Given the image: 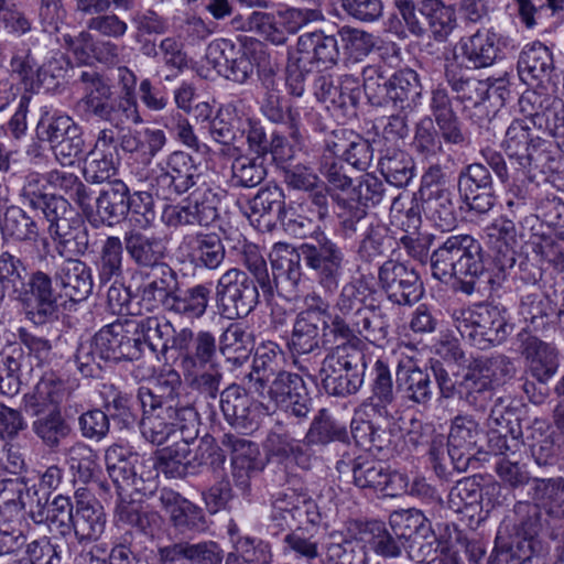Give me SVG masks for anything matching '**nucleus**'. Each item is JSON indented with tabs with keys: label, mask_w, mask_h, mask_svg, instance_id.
<instances>
[{
	"label": "nucleus",
	"mask_w": 564,
	"mask_h": 564,
	"mask_svg": "<svg viewBox=\"0 0 564 564\" xmlns=\"http://www.w3.org/2000/svg\"><path fill=\"white\" fill-rule=\"evenodd\" d=\"M296 52L313 65L329 68L339 59L338 34H326L322 30L303 33L297 39Z\"/></svg>",
	"instance_id": "nucleus-38"
},
{
	"label": "nucleus",
	"mask_w": 564,
	"mask_h": 564,
	"mask_svg": "<svg viewBox=\"0 0 564 564\" xmlns=\"http://www.w3.org/2000/svg\"><path fill=\"white\" fill-rule=\"evenodd\" d=\"M482 490L475 477L458 480L449 490L447 506L456 513H466L473 519L481 512Z\"/></svg>",
	"instance_id": "nucleus-62"
},
{
	"label": "nucleus",
	"mask_w": 564,
	"mask_h": 564,
	"mask_svg": "<svg viewBox=\"0 0 564 564\" xmlns=\"http://www.w3.org/2000/svg\"><path fill=\"white\" fill-rule=\"evenodd\" d=\"M124 249L132 262L143 269L154 270L166 264V247L162 238L145 234L137 229L128 230L123 236Z\"/></svg>",
	"instance_id": "nucleus-36"
},
{
	"label": "nucleus",
	"mask_w": 564,
	"mask_h": 564,
	"mask_svg": "<svg viewBox=\"0 0 564 564\" xmlns=\"http://www.w3.org/2000/svg\"><path fill=\"white\" fill-rule=\"evenodd\" d=\"M520 351L527 361L528 373L540 384H546L558 368L556 349L528 332L518 334Z\"/></svg>",
	"instance_id": "nucleus-29"
},
{
	"label": "nucleus",
	"mask_w": 564,
	"mask_h": 564,
	"mask_svg": "<svg viewBox=\"0 0 564 564\" xmlns=\"http://www.w3.org/2000/svg\"><path fill=\"white\" fill-rule=\"evenodd\" d=\"M419 13L425 19L427 32L436 42H445L457 26L455 8L443 0H420Z\"/></svg>",
	"instance_id": "nucleus-49"
},
{
	"label": "nucleus",
	"mask_w": 564,
	"mask_h": 564,
	"mask_svg": "<svg viewBox=\"0 0 564 564\" xmlns=\"http://www.w3.org/2000/svg\"><path fill=\"white\" fill-rule=\"evenodd\" d=\"M452 319L462 338L481 350L502 344L512 330L505 311L490 304L456 308Z\"/></svg>",
	"instance_id": "nucleus-9"
},
{
	"label": "nucleus",
	"mask_w": 564,
	"mask_h": 564,
	"mask_svg": "<svg viewBox=\"0 0 564 564\" xmlns=\"http://www.w3.org/2000/svg\"><path fill=\"white\" fill-rule=\"evenodd\" d=\"M117 80L121 87V96H113L109 80L95 69H83L77 75V83L83 90L82 98L76 102L77 111L87 120L96 119L122 129L126 123H141L134 99L137 76L127 66L117 68Z\"/></svg>",
	"instance_id": "nucleus-2"
},
{
	"label": "nucleus",
	"mask_w": 564,
	"mask_h": 564,
	"mask_svg": "<svg viewBox=\"0 0 564 564\" xmlns=\"http://www.w3.org/2000/svg\"><path fill=\"white\" fill-rule=\"evenodd\" d=\"M406 437L408 443L414 447L429 446V454L434 471L440 478L448 479L452 476L453 471L448 468V464H446L445 452L443 449L444 436L436 434L432 424L412 419Z\"/></svg>",
	"instance_id": "nucleus-43"
},
{
	"label": "nucleus",
	"mask_w": 564,
	"mask_h": 564,
	"mask_svg": "<svg viewBox=\"0 0 564 564\" xmlns=\"http://www.w3.org/2000/svg\"><path fill=\"white\" fill-rule=\"evenodd\" d=\"M305 496V492L294 488H285L273 495L272 512L268 524V530L272 535L278 536L302 520Z\"/></svg>",
	"instance_id": "nucleus-41"
},
{
	"label": "nucleus",
	"mask_w": 564,
	"mask_h": 564,
	"mask_svg": "<svg viewBox=\"0 0 564 564\" xmlns=\"http://www.w3.org/2000/svg\"><path fill=\"white\" fill-rule=\"evenodd\" d=\"M517 68L520 79L527 85H533L552 74L553 53L541 42L528 44L520 53Z\"/></svg>",
	"instance_id": "nucleus-46"
},
{
	"label": "nucleus",
	"mask_w": 564,
	"mask_h": 564,
	"mask_svg": "<svg viewBox=\"0 0 564 564\" xmlns=\"http://www.w3.org/2000/svg\"><path fill=\"white\" fill-rule=\"evenodd\" d=\"M165 554L167 564H221L224 552L214 541L191 543L181 541L158 549Z\"/></svg>",
	"instance_id": "nucleus-37"
},
{
	"label": "nucleus",
	"mask_w": 564,
	"mask_h": 564,
	"mask_svg": "<svg viewBox=\"0 0 564 564\" xmlns=\"http://www.w3.org/2000/svg\"><path fill=\"white\" fill-rule=\"evenodd\" d=\"M444 74L456 99L465 108L478 107L490 98L489 80L467 76L457 54H454L452 59H446Z\"/></svg>",
	"instance_id": "nucleus-32"
},
{
	"label": "nucleus",
	"mask_w": 564,
	"mask_h": 564,
	"mask_svg": "<svg viewBox=\"0 0 564 564\" xmlns=\"http://www.w3.org/2000/svg\"><path fill=\"white\" fill-rule=\"evenodd\" d=\"M182 246L196 269L217 270L225 260V247L217 234L196 232L183 238Z\"/></svg>",
	"instance_id": "nucleus-39"
},
{
	"label": "nucleus",
	"mask_w": 564,
	"mask_h": 564,
	"mask_svg": "<svg viewBox=\"0 0 564 564\" xmlns=\"http://www.w3.org/2000/svg\"><path fill=\"white\" fill-rule=\"evenodd\" d=\"M432 276L466 295L476 291V280L484 274L480 242L469 235L449 236L430 257Z\"/></svg>",
	"instance_id": "nucleus-4"
},
{
	"label": "nucleus",
	"mask_w": 564,
	"mask_h": 564,
	"mask_svg": "<svg viewBox=\"0 0 564 564\" xmlns=\"http://www.w3.org/2000/svg\"><path fill=\"white\" fill-rule=\"evenodd\" d=\"M202 166L184 151H174L153 170L151 185L156 194L169 199L180 196L200 183Z\"/></svg>",
	"instance_id": "nucleus-15"
},
{
	"label": "nucleus",
	"mask_w": 564,
	"mask_h": 564,
	"mask_svg": "<svg viewBox=\"0 0 564 564\" xmlns=\"http://www.w3.org/2000/svg\"><path fill=\"white\" fill-rule=\"evenodd\" d=\"M148 281L139 288L140 303L149 312L170 311L180 282L177 273L166 263L151 270Z\"/></svg>",
	"instance_id": "nucleus-30"
},
{
	"label": "nucleus",
	"mask_w": 564,
	"mask_h": 564,
	"mask_svg": "<svg viewBox=\"0 0 564 564\" xmlns=\"http://www.w3.org/2000/svg\"><path fill=\"white\" fill-rule=\"evenodd\" d=\"M378 280L389 301L398 305H413L424 294L423 283L414 268L389 259L378 271Z\"/></svg>",
	"instance_id": "nucleus-21"
},
{
	"label": "nucleus",
	"mask_w": 564,
	"mask_h": 564,
	"mask_svg": "<svg viewBox=\"0 0 564 564\" xmlns=\"http://www.w3.org/2000/svg\"><path fill=\"white\" fill-rule=\"evenodd\" d=\"M354 484L370 492H381L386 497H398L406 490L408 478L380 460L357 457L352 462Z\"/></svg>",
	"instance_id": "nucleus-23"
},
{
	"label": "nucleus",
	"mask_w": 564,
	"mask_h": 564,
	"mask_svg": "<svg viewBox=\"0 0 564 564\" xmlns=\"http://www.w3.org/2000/svg\"><path fill=\"white\" fill-rule=\"evenodd\" d=\"M249 50L253 54L259 73H262V83L265 87L260 107L262 115L273 123L283 124L289 137L295 143H301L304 131L303 119L313 120L318 113L313 109L293 107L274 87V65L262 43L258 42Z\"/></svg>",
	"instance_id": "nucleus-6"
},
{
	"label": "nucleus",
	"mask_w": 564,
	"mask_h": 564,
	"mask_svg": "<svg viewBox=\"0 0 564 564\" xmlns=\"http://www.w3.org/2000/svg\"><path fill=\"white\" fill-rule=\"evenodd\" d=\"M274 253L275 268L290 285V294L296 292L303 276L301 261L315 273L319 286L333 294L339 286L344 268L345 252L343 248L325 232H318L310 241L297 248L288 243L280 246Z\"/></svg>",
	"instance_id": "nucleus-3"
},
{
	"label": "nucleus",
	"mask_w": 564,
	"mask_h": 564,
	"mask_svg": "<svg viewBox=\"0 0 564 564\" xmlns=\"http://www.w3.org/2000/svg\"><path fill=\"white\" fill-rule=\"evenodd\" d=\"M341 235L345 238H352L357 234L362 236L357 253L362 261L372 262L384 253V241L387 240V228L373 221L368 213L360 208L346 209L337 214Z\"/></svg>",
	"instance_id": "nucleus-20"
},
{
	"label": "nucleus",
	"mask_w": 564,
	"mask_h": 564,
	"mask_svg": "<svg viewBox=\"0 0 564 564\" xmlns=\"http://www.w3.org/2000/svg\"><path fill=\"white\" fill-rule=\"evenodd\" d=\"M53 279L66 297L79 302L93 292L94 281L90 267L73 256L56 264Z\"/></svg>",
	"instance_id": "nucleus-33"
},
{
	"label": "nucleus",
	"mask_w": 564,
	"mask_h": 564,
	"mask_svg": "<svg viewBox=\"0 0 564 564\" xmlns=\"http://www.w3.org/2000/svg\"><path fill=\"white\" fill-rule=\"evenodd\" d=\"M384 195L386 187L382 181L372 174H365L357 186L336 197L338 214L355 208H360L367 213L368 206L380 204Z\"/></svg>",
	"instance_id": "nucleus-51"
},
{
	"label": "nucleus",
	"mask_w": 564,
	"mask_h": 564,
	"mask_svg": "<svg viewBox=\"0 0 564 564\" xmlns=\"http://www.w3.org/2000/svg\"><path fill=\"white\" fill-rule=\"evenodd\" d=\"M196 438H187L184 434L180 440L158 451L154 459H149L153 466L170 478H184L188 476V460H191V445H195Z\"/></svg>",
	"instance_id": "nucleus-56"
},
{
	"label": "nucleus",
	"mask_w": 564,
	"mask_h": 564,
	"mask_svg": "<svg viewBox=\"0 0 564 564\" xmlns=\"http://www.w3.org/2000/svg\"><path fill=\"white\" fill-rule=\"evenodd\" d=\"M223 445L231 451L235 476L249 478L263 468L258 444L234 434H225Z\"/></svg>",
	"instance_id": "nucleus-52"
},
{
	"label": "nucleus",
	"mask_w": 564,
	"mask_h": 564,
	"mask_svg": "<svg viewBox=\"0 0 564 564\" xmlns=\"http://www.w3.org/2000/svg\"><path fill=\"white\" fill-rule=\"evenodd\" d=\"M370 388L371 395L361 404L367 415L371 411L382 419L392 417L390 408L395 404L399 390L394 388L390 368L382 359H377L372 367Z\"/></svg>",
	"instance_id": "nucleus-35"
},
{
	"label": "nucleus",
	"mask_w": 564,
	"mask_h": 564,
	"mask_svg": "<svg viewBox=\"0 0 564 564\" xmlns=\"http://www.w3.org/2000/svg\"><path fill=\"white\" fill-rule=\"evenodd\" d=\"M32 431L47 448L55 451L62 441L70 435L72 426L59 408H52L48 412L36 416L32 422Z\"/></svg>",
	"instance_id": "nucleus-61"
},
{
	"label": "nucleus",
	"mask_w": 564,
	"mask_h": 564,
	"mask_svg": "<svg viewBox=\"0 0 564 564\" xmlns=\"http://www.w3.org/2000/svg\"><path fill=\"white\" fill-rule=\"evenodd\" d=\"M223 195L224 192L219 188L195 189L192 199L186 204L166 205L161 220L170 228L208 227L219 217L218 206Z\"/></svg>",
	"instance_id": "nucleus-16"
},
{
	"label": "nucleus",
	"mask_w": 564,
	"mask_h": 564,
	"mask_svg": "<svg viewBox=\"0 0 564 564\" xmlns=\"http://www.w3.org/2000/svg\"><path fill=\"white\" fill-rule=\"evenodd\" d=\"M375 72V69H369ZM379 78L368 76L365 70L364 90L371 105L391 106L399 111H412L422 99V84L419 74L411 68L395 72L381 85Z\"/></svg>",
	"instance_id": "nucleus-11"
},
{
	"label": "nucleus",
	"mask_w": 564,
	"mask_h": 564,
	"mask_svg": "<svg viewBox=\"0 0 564 564\" xmlns=\"http://www.w3.org/2000/svg\"><path fill=\"white\" fill-rule=\"evenodd\" d=\"M259 397L269 398L274 404L297 419H304L311 411L312 398L303 378L290 371L275 376Z\"/></svg>",
	"instance_id": "nucleus-22"
},
{
	"label": "nucleus",
	"mask_w": 564,
	"mask_h": 564,
	"mask_svg": "<svg viewBox=\"0 0 564 564\" xmlns=\"http://www.w3.org/2000/svg\"><path fill=\"white\" fill-rule=\"evenodd\" d=\"M307 445L326 446L334 442L349 443V433L345 424L334 419L326 409L314 416L305 434Z\"/></svg>",
	"instance_id": "nucleus-60"
},
{
	"label": "nucleus",
	"mask_w": 564,
	"mask_h": 564,
	"mask_svg": "<svg viewBox=\"0 0 564 564\" xmlns=\"http://www.w3.org/2000/svg\"><path fill=\"white\" fill-rule=\"evenodd\" d=\"M264 448L268 455L275 458L279 463H293L304 470L311 468L312 458L307 449L304 448L301 441L292 437L289 432L284 431L281 424H276L268 433Z\"/></svg>",
	"instance_id": "nucleus-42"
},
{
	"label": "nucleus",
	"mask_w": 564,
	"mask_h": 564,
	"mask_svg": "<svg viewBox=\"0 0 564 564\" xmlns=\"http://www.w3.org/2000/svg\"><path fill=\"white\" fill-rule=\"evenodd\" d=\"M106 513L98 502L78 500L73 532L79 543L97 541L106 528Z\"/></svg>",
	"instance_id": "nucleus-58"
},
{
	"label": "nucleus",
	"mask_w": 564,
	"mask_h": 564,
	"mask_svg": "<svg viewBox=\"0 0 564 564\" xmlns=\"http://www.w3.org/2000/svg\"><path fill=\"white\" fill-rule=\"evenodd\" d=\"M481 433L478 423L468 415L456 416L447 437L446 464L451 470L465 471L475 458Z\"/></svg>",
	"instance_id": "nucleus-26"
},
{
	"label": "nucleus",
	"mask_w": 564,
	"mask_h": 564,
	"mask_svg": "<svg viewBox=\"0 0 564 564\" xmlns=\"http://www.w3.org/2000/svg\"><path fill=\"white\" fill-rule=\"evenodd\" d=\"M421 198L426 217L442 231H449L456 226L457 215L451 189H432Z\"/></svg>",
	"instance_id": "nucleus-59"
},
{
	"label": "nucleus",
	"mask_w": 564,
	"mask_h": 564,
	"mask_svg": "<svg viewBox=\"0 0 564 564\" xmlns=\"http://www.w3.org/2000/svg\"><path fill=\"white\" fill-rule=\"evenodd\" d=\"M182 391L183 383L180 373L176 370L169 369L159 375L153 389L140 387L137 398L142 403V394L148 392L155 399L156 402L153 403L156 406H172L177 411L183 406H194L189 401H182Z\"/></svg>",
	"instance_id": "nucleus-54"
},
{
	"label": "nucleus",
	"mask_w": 564,
	"mask_h": 564,
	"mask_svg": "<svg viewBox=\"0 0 564 564\" xmlns=\"http://www.w3.org/2000/svg\"><path fill=\"white\" fill-rule=\"evenodd\" d=\"M257 284L240 269L227 270L216 284V300L220 314L228 319L247 317L259 303Z\"/></svg>",
	"instance_id": "nucleus-14"
},
{
	"label": "nucleus",
	"mask_w": 564,
	"mask_h": 564,
	"mask_svg": "<svg viewBox=\"0 0 564 564\" xmlns=\"http://www.w3.org/2000/svg\"><path fill=\"white\" fill-rule=\"evenodd\" d=\"M398 390L408 401L426 406L433 399V386L427 370L411 364H399L395 372Z\"/></svg>",
	"instance_id": "nucleus-47"
},
{
	"label": "nucleus",
	"mask_w": 564,
	"mask_h": 564,
	"mask_svg": "<svg viewBox=\"0 0 564 564\" xmlns=\"http://www.w3.org/2000/svg\"><path fill=\"white\" fill-rule=\"evenodd\" d=\"M105 462L109 477L121 488L122 485H137L144 475L139 473L138 465L145 462L144 457L121 445H111L106 449Z\"/></svg>",
	"instance_id": "nucleus-45"
},
{
	"label": "nucleus",
	"mask_w": 564,
	"mask_h": 564,
	"mask_svg": "<svg viewBox=\"0 0 564 564\" xmlns=\"http://www.w3.org/2000/svg\"><path fill=\"white\" fill-rule=\"evenodd\" d=\"M99 359L120 362L137 360L142 355L134 319L123 318L101 327L95 334Z\"/></svg>",
	"instance_id": "nucleus-17"
},
{
	"label": "nucleus",
	"mask_w": 564,
	"mask_h": 564,
	"mask_svg": "<svg viewBox=\"0 0 564 564\" xmlns=\"http://www.w3.org/2000/svg\"><path fill=\"white\" fill-rule=\"evenodd\" d=\"M47 231L58 256H84L89 249V231L82 215L65 198L44 214Z\"/></svg>",
	"instance_id": "nucleus-12"
},
{
	"label": "nucleus",
	"mask_w": 564,
	"mask_h": 564,
	"mask_svg": "<svg viewBox=\"0 0 564 564\" xmlns=\"http://www.w3.org/2000/svg\"><path fill=\"white\" fill-rule=\"evenodd\" d=\"M360 540L377 555L384 558L399 557L406 545L393 530H388L383 522L368 521L359 529Z\"/></svg>",
	"instance_id": "nucleus-55"
},
{
	"label": "nucleus",
	"mask_w": 564,
	"mask_h": 564,
	"mask_svg": "<svg viewBox=\"0 0 564 564\" xmlns=\"http://www.w3.org/2000/svg\"><path fill=\"white\" fill-rule=\"evenodd\" d=\"M389 523L393 533L405 544L416 538H427L432 532L424 513L415 508L392 512Z\"/></svg>",
	"instance_id": "nucleus-63"
},
{
	"label": "nucleus",
	"mask_w": 564,
	"mask_h": 564,
	"mask_svg": "<svg viewBox=\"0 0 564 564\" xmlns=\"http://www.w3.org/2000/svg\"><path fill=\"white\" fill-rule=\"evenodd\" d=\"M161 501L170 514L171 522L181 532H203L207 529L203 509L189 500L175 492H167L162 495Z\"/></svg>",
	"instance_id": "nucleus-48"
},
{
	"label": "nucleus",
	"mask_w": 564,
	"mask_h": 564,
	"mask_svg": "<svg viewBox=\"0 0 564 564\" xmlns=\"http://www.w3.org/2000/svg\"><path fill=\"white\" fill-rule=\"evenodd\" d=\"M213 284L198 283L185 290L176 291L169 312L186 319H200L207 312L212 301Z\"/></svg>",
	"instance_id": "nucleus-53"
},
{
	"label": "nucleus",
	"mask_w": 564,
	"mask_h": 564,
	"mask_svg": "<svg viewBox=\"0 0 564 564\" xmlns=\"http://www.w3.org/2000/svg\"><path fill=\"white\" fill-rule=\"evenodd\" d=\"M172 352L184 375H192L213 366L217 356L215 335L205 329L195 333L182 327L172 344Z\"/></svg>",
	"instance_id": "nucleus-18"
},
{
	"label": "nucleus",
	"mask_w": 564,
	"mask_h": 564,
	"mask_svg": "<svg viewBox=\"0 0 564 564\" xmlns=\"http://www.w3.org/2000/svg\"><path fill=\"white\" fill-rule=\"evenodd\" d=\"M519 107L534 127L544 132L552 129V126L564 116V100L555 94L547 93L543 86L527 89L519 99Z\"/></svg>",
	"instance_id": "nucleus-28"
},
{
	"label": "nucleus",
	"mask_w": 564,
	"mask_h": 564,
	"mask_svg": "<svg viewBox=\"0 0 564 564\" xmlns=\"http://www.w3.org/2000/svg\"><path fill=\"white\" fill-rule=\"evenodd\" d=\"M367 357L352 344L335 347L325 356L319 378L330 395L347 397L359 391L365 382Z\"/></svg>",
	"instance_id": "nucleus-10"
},
{
	"label": "nucleus",
	"mask_w": 564,
	"mask_h": 564,
	"mask_svg": "<svg viewBox=\"0 0 564 564\" xmlns=\"http://www.w3.org/2000/svg\"><path fill=\"white\" fill-rule=\"evenodd\" d=\"M288 246L285 242H276L273 245L270 253V262L272 269V278L269 274L268 265L260 248L254 243H245L240 252V261L253 275L254 282L261 288L264 295L272 296L276 291L279 294L289 293L290 285L285 284L284 280H281V275L275 268L274 253L278 251V247Z\"/></svg>",
	"instance_id": "nucleus-31"
},
{
	"label": "nucleus",
	"mask_w": 564,
	"mask_h": 564,
	"mask_svg": "<svg viewBox=\"0 0 564 564\" xmlns=\"http://www.w3.org/2000/svg\"><path fill=\"white\" fill-rule=\"evenodd\" d=\"M129 188L121 180L108 182L95 199L88 200V208H83V214L89 224L99 228L100 226H115L129 214L128 202Z\"/></svg>",
	"instance_id": "nucleus-24"
},
{
	"label": "nucleus",
	"mask_w": 564,
	"mask_h": 564,
	"mask_svg": "<svg viewBox=\"0 0 564 564\" xmlns=\"http://www.w3.org/2000/svg\"><path fill=\"white\" fill-rule=\"evenodd\" d=\"M155 399L143 392L141 433L152 444L162 445L167 440L180 434L187 438H196L199 430V415L195 406H183L175 410L172 406H156Z\"/></svg>",
	"instance_id": "nucleus-8"
},
{
	"label": "nucleus",
	"mask_w": 564,
	"mask_h": 564,
	"mask_svg": "<svg viewBox=\"0 0 564 564\" xmlns=\"http://www.w3.org/2000/svg\"><path fill=\"white\" fill-rule=\"evenodd\" d=\"M283 360V350L276 343L268 341L261 344L254 354L251 371L245 377L248 389L253 393H262L280 370Z\"/></svg>",
	"instance_id": "nucleus-40"
},
{
	"label": "nucleus",
	"mask_w": 564,
	"mask_h": 564,
	"mask_svg": "<svg viewBox=\"0 0 564 564\" xmlns=\"http://www.w3.org/2000/svg\"><path fill=\"white\" fill-rule=\"evenodd\" d=\"M327 315L328 303L319 294L312 292L304 297V308L296 314L288 340L292 354L308 355L321 349L324 333L329 327Z\"/></svg>",
	"instance_id": "nucleus-13"
},
{
	"label": "nucleus",
	"mask_w": 564,
	"mask_h": 564,
	"mask_svg": "<svg viewBox=\"0 0 564 564\" xmlns=\"http://www.w3.org/2000/svg\"><path fill=\"white\" fill-rule=\"evenodd\" d=\"M377 293L370 279L365 275L345 283L335 301L332 333L335 337L359 340L382 346L388 341L391 323L388 312L375 303Z\"/></svg>",
	"instance_id": "nucleus-1"
},
{
	"label": "nucleus",
	"mask_w": 564,
	"mask_h": 564,
	"mask_svg": "<svg viewBox=\"0 0 564 564\" xmlns=\"http://www.w3.org/2000/svg\"><path fill=\"white\" fill-rule=\"evenodd\" d=\"M458 47L463 62H466V68H486L491 66L501 53L500 35L491 28H481L471 35L463 36Z\"/></svg>",
	"instance_id": "nucleus-34"
},
{
	"label": "nucleus",
	"mask_w": 564,
	"mask_h": 564,
	"mask_svg": "<svg viewBox=\"0 0 564 564\" xmlns=\"http://www.w3.org/2000/svg\"><path fill=\"white\" fill-rule=\"evenodd\" d=\"M134 322L138 324V337L142 341V347L148 345L152 351L163 355L172 351V344L178 336V330L165 316L153 315Z\"/></svg>",
	"instance_id": "nucleus-50"
},
{
	"label": "nucleus",
	"mask_w": 564,
	"mask_h": 564,
	"mask_svg": "<svg viewBox=\"0 0 564 564\" xmlns=\"http://www.w3.org/2000/svg\"><path fill=\"white\" fill-rule=\"evenodd\" d=\"M218 405L231 426L248 431L256 425L252 399L240 386L230 384L221 391Z\"/></svg>",
	"instance_id": "nucleus-44"
},
{
	"label": "nucleus",
	"mask_w": 564,
	"mask_h": 564,
	"mask_svg": "<svg viewBox=\"0 0 564 564\" xmlns=\"http://www.w3.org/2000/svg\"><path fill=\"white\" fill-rule=\"evenodd\" d=\"M488 446L496 455H514L521 451L522 426L518 413L496 403L488 416Z\"/></svg>",
	"instance_id": "nucleus-27"
},
{
	"label": "nucleus",
	"mask_w": 564,
	"mask_h": 564,
	"mask_svg": "<svg viewBox=\"0 0 564 564\" xmlns=\"http://www.w3.org/2000/svg\"><path fill=\"white\" fill-rule=\"evenodd\" d=\"M123 246V240L117 236H108L100 246L96 268L101 284L122 275Z\"/></svg>",
	"instance_id": "nucleus-64"
},
{
	"label": "nucleus",
	"mask_w": 564,
	"mask_h": 564,
	"mask_svg": "<svg viewBox=\"0 0 564 564\" xmlns=\"http://www.w3.org/2000/svg\"><path fill=\"white\" fill-rule=\"evenodd\" d=\"M206 58L219 75L238 84H245L253 74L248 51L228 39L213 41L207 47Z\"/></svg>",
	"instance_id": "nucleus-25"
},
{
	"label": "nucleus",
	"mask_w": 564,
	"mask_h": 564,
	"mask_svg": "<svg viewBox=\"0 0 564 564\" xmlns=\"http://www.w3.org/2000/svg\"><path fill=\"white\" fill-rule=\"evenodd\" d=\"M53 278L36 270L29 274L15 300L22 305L26 317L35 325H43L57 317V297L53 290Z\"/></svg>",
	"instance_id": "nucleus-19"
},
{
	"label": "nucleus",
	"mask_w": 564,
	"mask_h": 564,
	"mask_svg": "<svg viewBox=\"0 0 564 564\" xmlns=\"http://www.w3.org/2000/svg\"><path fill=\"white\" fill-rule=\"evenodd\" d=\"M513 512L511 529L505 521L497 533L495 551L498 564H530L534 558L535 564H540L538 535L543 528L542 511L530 501H518Z\"/></svg>",
	"instance_id": "nucleus-5"
},
{
	"label": "nucleus",
	"mask_w": 564,
	"mask_h": 564,
	"mask_svg": "<svg viewBox=\"0 0 564 564\" xmlns=\"http://www.w3.org/2000/svg\"><path fill=\"white\" fill-rule=\"evenodd\" d=\"M529 496L532 505L538 506L542 511L544 509L549 516H564V479L538 478L531 481Z\"/></svg>",
	"instance_id": "nucleus-57"
},
{
	"label": "nucleus",
	"mask_w": 564,
	"mask_h": 564,
	"mask_svg": "<svg viewBox=\"0 0 564 564\" xmlns=\"http://www.w3.org/2000/svg\"><path fill=\"white\" fill-rule=\"evenodd\" d=\"M517 367L505 355L474 359L458 381V399L475 411H485L491 401L495 387L512 379Z\"/></svg>",
	"instance_id": "nucleus-7"
}]
</instances>
